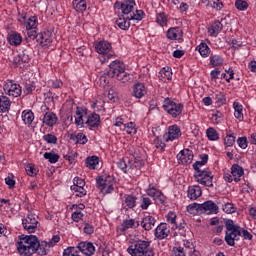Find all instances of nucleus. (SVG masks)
I'll return each instance as SVG.
<instances>
[{
  "label": "nucleus",
  "mask_w": 256,
  "mask_h": 256,
  "mask_svg": "<svg viewBox=\"0 0 256 256\" xmlns=\"http://www.w3.org/2000/svg\"><path fill=\"white\" fill-rule=\"evenodd\" d=\"M22 225L28 233H35L39 221L37 220V215L29 213L27 218L22 220Z\"/></svg>",
  "instance_id": "8"
},
{
  "label": "nucleus",
  "mask_w": 256,
  "mask_h": 256,
  "mask_svg": "<svg viewBox=\"0 0 256 256\" xmlns=\"http://www.w3.org/2000/svg\"><path fill=\"white\" fill-rule=\"evenodd\" d=\"M8 42L10 43V45L17 47L20 43H23V37H21V34L13 32L9 35Z\"/></svg>",
  "instance_id": "31"
},
{
  "label": "nucleus",
  "mask_w": 256,
  "mask_h": 256,
  "mask_svg": "<svg viewBox=\"0 0 256 256\" xmlns=\"http://www.w3.org/2000/svg\"><path fill=\"white\" fill-rule=\"evenodd\" d=\"M34 119H35V114H33V111L24 110L22 112V121H24V123L26 125H31V123H33Z\"/></svg>",
  "instance_id": "33"
},
{
  "label": "nucleus",
  "mask_w": 256,
  "mask_h": 256,
  "mask_svg": "<svg viewBox=\"0 0 256 256\" xmlns=\"http://www.w3.org/2000/svg\"><path fill=\"white\" fill-rule=\"evenodd\" d=\"M202 3H204L206 7H212V9H216V11H221L223 7V2L219 0H206V2L202 1Z\"/></svg>",
  "instance_id": "34"
},
{
  "label": "nucleus",
  "mask_w": 256,
  "mask_h": 256,
  "mask_svg": "<svg viewBox=\"0 0 256 256\" xmlns=\"http://www.w3.org/2000/svg\"><path fill=\"white\" fill-rule=\"evenodd\" d=\"M122 227L124 229H137L139 227V222L135 221V219L123 220Z\"/></svg>",
  "instance_id": "42"
},
{
  "label": "nucleus",
  "mask_w": 256,
  "mask_h": 256,
  "mask_svg": "<svg viewBox=\"0 0 256 256\" xmlns=\"http://www.w3.org/2000/svg\"><path fill=\"white\" fill-rule=\"evenodd\" d=\"M26 173L30 177H35V175L38 173V170L35 168V166L28 164L26 165Z\"/></svg>",
  "instance_id": "58"
},
{
  "label": "nucleus",
  "mask_w": 256,
  "mask_h": 256,
  "mask_svg": "<svg viewBox=\"0 0 256 256\" xmlns=\"http://www.w3.org/2000/svg\"><path fill=\"white\" fill-rule=\"evenodd\" d=\"M76 249H78L79 253H83L86 256L95 255V246L91 242H80Z\"/></svg>",
  "instance_id": "15"
},
{
  "label": "nucleus",
  "mask_w": 256,
  "mask_h": 256,
  "mask_svg": "<svg viewBox=\"0 0 256 256\" xmlns=\"http://www.w3.org/2000/svg\"><path fill=\"white\" fill-rule=\"evenodd\" d=\"M108 99L110 101H112L113 103H115V101H117V99H119V95L117 94V92H115V90L110 89L108 91Z\"/></svg>",
  "instance_id": "62"
},
{
  "label": "nucleus",
  "mask_w": 256,
  "mask_h": 256,
  "mask_svg": "<svg viewBox=\"0 0 256 256\" xmlns=\"http://www.w3.org/2000/svg\"><path fill=\"white\" fill-rule=\"evenodd\" d=\"M167 221L172 225H177V214H175V212H169L167 215Z\"/></svg>",
  "instance_id": "61"
},
{
  "label": "nucleus",
  "mask_w": 256,
  "mask_h": 256,
  "mask_svg": "<svg viewBox=\"0 0 256 256\" xmlns=\"http://www.w3.org/2000/svg\"><path fill=\"white\" fill-rule=\"evenodd\" d=\"M206 135L209 141H219V133L217 132V130H215V128H208L206 130Z\"/></svg>",
  "instance_id": "45"
},
{
  "label": "nucleus",
  "mask_w": 256,
  "mask_h": 256,
  "mask_svg": "<svg viewBox=\"0 0 256 256\" xmlns=\"http://www.w3.org/2000/svg\"><path fill=\"white\" fill-rule=\"evenodd\" d=\"M226 233L225 241L230 247H235V241H239L241 237V228L239 225H235V222L231 219L225 221Z\"/></svg>",
  "instance_id": "4"
},
{
  "label": "nucleus",
  "mask_w": 256,
  "mask_h": 256,
  "mask_svg": "<svg viewBox=\"0 0 256 256\" xmlns=\"http://www.w3.org/2000/svg\"><path fill=\"white\" fill-rule=\"evenodd\" d=\"M49 246L47 241H39V238L35 235H20L17 241V251L22 256L37 255L45 256L48 255Z\"/></svg>",
  "instance_id": "1"
},
{
  "label": "nucleus",
  "mask_w": 256,
  "mask_h": 256,
  "mask_svg": "<svg viewBox=\"0 0 256 256\" xmlns=\"http://www.w3.org/2000/svg\"><path fill=\"white\" fill-rule=\"evenodd\" d=\"M11 109V100L7 96H0V113H7Z\"/></svg>",
  "instance_id": "30"
},
{
  "label": "nucleus",
  "mask_w": 256,
  "mask_h": 256,
  "mask_svg": "<svg viewBox=\"0 0 256 256\" xmlns=\"http://www.w3.org/2000/svg\"><path fill=\"white\" fill-rule=\"evenodd\" d=\"M144 15L145 12H143V10H136V13L132 12L129 16H127V19L128 21H141Z\"/></svg>",
  "instance_id": "41"
},
{
  "label": "nucleus",
  "mask_w": 256,
  "mask_h": 256,
  "mask_svg": "<svg viewBox=\"0 0 256 256\" xmlns=\"http://www.w3.org/2000/svg\"><path fill=\"white\" fill-rule=\"evenodd\" d=\"M183 37V30L181 28L175 27L170 28L167 31V38L174 41H179Z\"/></svg>",
  "instance_id": "22"
},
{
  "label": "nucleus",
  "mask_w": 256,
  "mask_h": 256,
  "mask_svg": "<svg viewBox=\"0 0 256 256\" xmlns=\"http://www.w3.org/2000/svg\"><path fill=\"white\" fill-rule=\"evenodd\" d=\"M63 256H81L75 247H68L64 250Z\"/></svg>",
  "instance_id": "51"
},
{
  "label": "nucleus",
  "mask_w": 256,
  "mask_h": 256,
  "mask_svg": "<svg viewBox=\"0 0 256 256\" xmlns=\"http://www.w3.org/2000/svg\"><path fill=\"white\" fill-rule=\"evenodd\" d=\"M233 107L235 111L234 116L236 117V119H238L239 121H243V106L239 104V102H234Z\"/></svg>",
  "instance_id": "39"
},
{
  "label": "nucleus",
  "mask_w": 256,
  "mask_h": 256,
  "mask_svg": "<svg viewBox=\"0 0 256 256\" xmlns=\"http://www.w3.org/2000/svg\"><path fill=\"white\" fill-rule=\"evenodd\" d=\"M196 51H199L202 57H209V53H211V49L205 42L200 43V45L196 47Z\"/></svg>",
  "instance_id": "35"
},
{
  "label": "nucleus",
  "mask_w": 256,
  "mask_h": 256,
  "mask_svg": "<svg viewBox=\"0 0 256 256\" xmlns=\"http://www.w3.org/2000/svg\"><path fill=\"white\" fill-rule=\"evenodd\" d=\"M223 30V24L219 20L214 21L208 28V33L210 37H217L219 33Z\"/></svg>",
  "instance_id": "20"
},
{
  "label": "nucleus",
  "mask_w": 256,
  "mask_h": 256,
  "mask_svg": "<svg viewBox=\"0 0 256 256\" xmlns=\"http://www.w3.org/2000/svg\"><path fill=\"white\" fill-rule=\"evenodd\" d=\"M160 191L157 190V188H155L154 186L152 185H149L148 189H147V195H149V197H153V199H155V197L157 196V194L159 193Z\"/></svg>",
  "instance_id": "60"
},
{
  "label": "nucleus",
  "mask_w": 256,
  "mask_h": 256,
  "mask_svg": "<svg viewBox=\"0 0 256 256\" xmlns=\"http://www.w3.org/2000/svg\"><path fill=\"white\" fill-rule=\"evenodd\" d=\"M97 165H99V157L92 156L86 159V167H88V169H95Z\"/></svg>",
  "instance_id": "46"
},
{
  "label": "nucleus",
  "mask_w": 256,
  "mask_h": 256,
  "mask_svg": "<svg viewBox=\"0 0 256 256\" xmlns=\"http://www.w3.org/2000/svg\"><path fill=\"white\" fill-rule=\"evenodd\" d=\"M224 143L227 147H233L235 145V136L233 134H229L224 138Z\"/></svg>",
  "instance_id": "57"
},
{
  "label": "nucleus",
  "mask_w": 256,
  "mask_h": 256,
  "mask_svg": "<svg viewBox=\"0 0 256 256\" xmlns=\"http://www.w3.org/2000/svg\"><path fill=\"white\" fill-rule=\"evenodd\" d=\"M4 91L10 97H20L22 93L21 86L13 83V81H8L4 84Z\"/></svg>",
  "instance_id": "9"
},
{
  "label": "nucleus",
  "mask_w": 256,
  "mask_h": 256,
  "mask_svg": "<svg viewBox=\"0 0 256 256\" xmlns=\"http://www.w3.org/2000/svg\"><path fill=\"white\" fill-rule=\"evenodd\" d=\"M200 211L202 213H206V215H213L219 213V206L215 204L212 200H208L202 204H200Z\"/></svg>",
  "instance_id": "10"
},
{
  "label": "nucleus",
  "mask_w": 256,
  "mask_h": 256,
  "mask_svg": "<svg viewBox=\"0 0 256 256\" xmlns=\"http://www.w3.org/2000/svg\"><path fill=\"white\" fill-rule=\"evenodd\" d=\"M127 253L131 256H155L151 241L135 239L127 248Z\"/></svg>",
  "instance_id": "2"
},
{
  "label": "nucleus",
  "mask_w": 256,
  "mask_h": 256,
  "mask_svg": "<svg viewBox=\"0 0 256 256\" xmlns=\"http://www.w3.org/2000/svg\"><path fill=\"white\" fill-rule=\"evenodd\" d=\"M97 187L103 193V195H108V193H113V177L112 176H99L96 179Z\"/></svg>",
  "instance_id": "6"
},
{
  "label": "nucleus",
  "mask_w": 256,
  "mask_h": 256,
  "mask_svg": "<svg viewBox=\"0 0 256 256\" xmlns=\"http://www.w3.org/2000/svg\"><path fill=\"white\" fill-rule=\"evenodd\" d=\"M100 123H101V116H99V114L97 113L90 114L86 121V124L88 127H99Z\"/></svg>",
  "instance_id": "27"
},
{
  "label": "nucleus",
  "mask_w": 256,
  "mask_h": 256,
  "mask_svg": "<svg viewBox=\"0 0 256 256\" xmlns=\"http://www.w3.org/2000/svg\"><path fill=\"white\" fill-rule=\"evenodd\" d=\"M214 101L217 107H221V105H225V103H227V98H225V94L223 92H217L214 95Z\"/></svg>",
  "instance_id": "38"
},
{
  "label": "nucleus",
  "mask_w": 256,
  "mask_h": 256,
  "mask_svg": "<svg viewBox=\"0 0 256 256\" xmlns=\"http://www.w3.org/2000/svg\"><path fill=\"white\" fill-rule=\"evenodd\" d=\"M116 25H118L119 29L127 31V29L131 27V22H129V18H127V16L125 17V14H121L116 20Z\"/></svg>",
  "instance_id": "23"
},
{
  "label": "nucleus",
  "mask_w": 256,
  "mask_h": 256,
  "mask_svg": "<svg viewBox=\"0 0 256 256\" xmlns=\"http://www.w3.org/2000/svg\"><path fill=\"white\" fill-rule=\"evenodd\" d=\"M135 7V1L133 0H124L123 1V15H126V17H129L133 13V9Z\"/></svg>",
  "instance_id": "26"
},
{
  "label": "nucleus",
  "mask_w": 256,
  "mask_h": 256,
  "mask_svg": "<svg viewBox=\"0 0 256 256\" xmlns=\"http://www.w3.org/2000/svg\"><path fill=\"white\" fill-rule=\"evenodd\" d=\"M72 5L75 11H78L79 13L87 11V2H85V0H80L79 2H72Z\"/></svg>",
  "instance_id": "43"
},
{
  "label": "nucleus",
  "mask_w": 256,
  "mask_h": 256,
  "mask_svg": "<svg viewBox=\"0 0 256 256\" xmlns=\"http://www.w3.org/2000/svg\"><path fill=\"white\" fill-rule=\"evenodd\" d=\"M37 42L40 43L42 47H49V45L53 43V33L49 30L39 33Z\"/></svg>",
  "instance_id": "14"
},
{
  "label": "nucleus",
  "mask_w": 256,
  "mask_h": 256,
  "mask_svg": "<svg viewBox=\"0 0 256 256\" xmlns=\"http://www.w3.org/2000/svg\"><path fill=\"white\" fill-rule=\"evenodd\" d=\"M95 49L100 55H105L111 51V43L107 41H100L95 45Z\"/></svg>",
  "instance_id": "21"
},
{
  "label": "nucleus",
  "mask_w": 256,
  "mask_h": 256,
  "mask_svg": "<svg viewBox=\"0 0 256 256\" xmlns=\"http://www.w3.org/2000/svg\"><path fill=\"white\" fill-rule=\"evenodd\" d=\"M124 130L128 135H135L137 133V128H135V123L129 122L128 124H124Z\"/></svg>",
  "instance_id": "49"
},
{
  "label": "nucleus",
  "mask_w": 256,
  "mask_h": 256,
  "mask_svg": "<svg viewBox=\"0 0 256 256\" xmlns=\"http://www.w3.org/2000/svg\"><path fill=\"white\" fill-rule=\"evenodd\" d=\"M30 59L31 58L29 57V51L24 50L20 52L16 57H14V63L16 65H20L21 63H28Z\"/></svg>",
  "instance_id": "28"
},
{
  "label": "nucleus",
  "mask_w": 256,
  "mask_h": 256,
  "mask_svg": "<svg viewBox=\"0 0 256 256\" xmlns=\"http://www.w3.org/2000/svg\"><path fill=\"white\" fill-rule=\"evenodd\" d=\"M133 95L137 99H141V97H145V95H147V89L145 88V84L141 82L134 84Z\"/></svg>",
  "instance_id": "18"
},
{
  "label": "nucleus",
  "mask_w": 256,
  "mask_h": 256,
  "mask_svg": "<svg viewBox=\"0 0 256 256\" xmlns=\"http://www.w3.org/2000/svg\"><path fill=\"white\" fill-rule=\"evenodd\" d=\"M231 175L233 176L235 183H239L241 177L245 175V170L239 164H233L231 167Z\"/></svg>",
  "instance_id": "17"
},
{
  "label": "nucleus",
  "mask_w": 256,
  "mask_h": 256,
  "mask_svg": "<svg viewBox=\"0 0 256 256\" xmlns=\"http://www.w3.org/2000/svg\"><path fill=\"white\" fill-rule=\"evenodd\" d=\"M83 213L79 210L75 211L72 213L71 219L72 221H75V223H79L80 221L83 220Z\"/></svg>",
  "instance_id": "55"
},
{
  "label": "nucleus",
  "mask_w": 256,
  "mask_h": 256,
  "mask_svg": "<svg viewBox=\"0 0 256 256\" xmlns=\"http://www.w3.org/2000/svg\"><path fill=\"white\" fill-rule=\"evenodd\" d=\"M76 115H77V117L75 118V125H77V127H79V125H83V123H84L83 115H87V112H85V110L83 108L77 107Z\"/></svg>",
  "instance_id": "37"
},
{
  "label": "nucleus",
  "mask_w": 256,
  "mask_h": 256,
  "mask_svg": "<svg viewBox=\"0 0 256 256\" xmlns=\"http://www.w3.org/2000/svg\"><path fill=\"white\" fill-rule=\"evenodd\" d=\"M27 29V36L29 39H36L38 41L39 34L37 33L36 28H26Z\"/></svg>",
  "instance_id": "54"
},
{
  "label": "nucleus",
  "mask_w": 256,
  "mask_h": 256,
  "mask_svg": "<svg viewBox=\"0 0 256 256\" xmlns=\"http://www.w3.org/2000/svg\"><path fill=\"white\" fill-rule=\"evenodd\" d=\"M223 61V57L217 54L210 56V65H212V67H221V65H223Z\"/></svg>",
  "instance_id": "44"
},
{
  "label": "nucleus",
  "mask_w": 256,
  "mask_h": 256,
  "mask_svg": "<svg viewBox=\"0 0 256 256\" xmlns=\"http://www.w3.org/2000/svg\"><path fill=\"white\" fill-rule=\"evenodd\" d=\"M44 159H47L49 163H57V161H59V154H55L53 152H45Z\"/></svg>",
  "instance_id": "47"
},
{
  "label": "nucleus",
  "mask_w": 256,
  "mask_h": 256,
  "mask_svg": "<svg viewBox=\"0 0 256 256\" xmlns=\"http://www.w3.org/2000/svg\"><path fill=\"white\" fill-rule=\"evenodd\" d=\"M159 79L165 83V81L171 80L173 77V72H171V67H164L160 70Z\"/></svg>",
  "instance_id": "29"
},
{
  "label": "nucleus",
  "mask_w": 256,
  "mask_h": 256,
  "mask_svg": "<svg viewBox=\"0 0 256 256\" xmlns=\"http://www.w3.org/2000/svg\"><path fill=\"white\" fill-rule=\"evenodd\" d=\"M222 209H223L224 213H228V214L235 213V211H237V208L235 207V204L229 203V202L224 204Z\"/></svg>",
  "instance_id": "50"
},
{
  "label": "nucleus",
  "mask_w": 256,
  "mask_h": 256,
  "mask_svg": "<svg viewBox=\"0 0 256 256\" xmlns=\"http://www.w3.org/2000/svg\"><path fill=\"white\" fill-rule=\"evenodd\" d=\"M203 195V191L201 190V186L199 185H193L189 186L187 190V197L191 201H197L199 197Z\"/></svg>",
  "instance_id": "16"
},
{
  "label": "nucleus",
  "mask_w": 256,
  "mask_h": 256,
  "mask_svg": "<svg viewBox=\"0 0 256 256\" xmlns=\"http://www.w3.org/2000/svg\"><path fill=\"white\" fill-rule=\"evenodd\" d=\"M37 27V16H32L26 22V29H36Z\"/></svg>",
  "instance_id": "53"
},
{
  "label": "nucleus",
  "mask_w": 256,
  "mask_h": 256,
  "mask_svg": "<svg viewBox=\"0 0 256 256\" xmlns=\"http://www.w3.org/2000/svg\"><path fill=\"white\" fill-rule=\"evenodd\" d=\"M125 205L123 208L128 207V209H133L137 205V197L133 195H128L125 197Z\"/></svg>",
  "instance_id": "40"
},
{
  "label": "nucleus",
  "mask_w": 256,
  "mask_h": 256,
  "mask_svg": "<svg viewBox=\"0 0 256 256\" xmlns=\"http://www.w3.org/2000/svg\"><path fill=\"white\" fill-rule=\"evenodd\" d=\"M237 143H238V145H239V147H240V149H247V137H239L238 139H237Z\"/></svg>",
  "instance_id": "63"
},
{
  "label": "nucleus",
  "mask_w": 256,
  "mask_h": 256,
  "mask_svg": "<svg viewBox=\"0 0 256 256\" xmlns=\"http://www.w3.org/2000/svg\"><path fill=\"white\" fill-rule=\"evenodd\" d=\"M193 157V151L189 149H183L177 155V159L182 165H191V163H193Z\"/></svg>",
  "instance_id": "12"
},
{
  "label": "nucleus",
  "mask_w": 256,
  "mask_h": 256,
  "mask_svg": "<svg viewBox=\"0 0 256 256\" xmlns=\"http://www.w3.org/2000/svg\"><path fill=\"white\" fill-rule=\"evenodd\" d=\"M169 233H171L169 225H167V223H160L156 227L154 235L156 239H159V241H163V239H167V237H169Z\"/></svg>",
  "instance_id": "11"
},
{
  "label": "nucleus",
  "mask_w": 256,
  "mask_h": 256,
  "mask_svg": "<svg viewBox=\"0 0 256 256\" xmlns=\"http://www.w3.org/2000/svg\"><path fill=\"white\" fill-rule=\"evenodd\" d=\"M44 141H46V143H50L53 145H56L57 143V136L53 135V134H46L43 136Z\"/></svg>",
  "instance_id": "56"
},
{
  "label": "nucleus",
  "mask_w": 256,
  "mask_h": 256,
  "mask_svg": "<svg viewBox=\"0 0 256 256\" xmlns=\"http://www.w3.org/2000/svg\"><path fill=\"white\" fill-rule=\"evenodd\" d=\"M194 179L200 185H204V187H213V173L207 170H198L195 172Z\"/></svg>",
  "instance_id": "7"
},
{
  "label": "nucleus",
  "mask_w": 256,
  "mask_h": 256,
  "mask_svg": "<svg viewBox=\"0 0 256 256\" xmlns=\"http://www.w3.org/2000/svg\"><path fill=\"white\" fill-rule=\"evenodd\" d=\"M235 7L239 11H245L248 9L249 3H247V1H244V0H236Z\"/></svg>",
  "instance_id": "52"
},
{
  "label": "nucleus",
  "mask_w": 256,
  "mask_h": 256,
  "mask_svg": "<svg viewBox=\"0 0 256 256\" xmlns=\"http://www.w3.org/2000/svg\"><path fill=\"white\" fill-rule=\"evenodd\" d=\"M186 209L190 215H201V204L192 203Z\"/></svg>",
  "instance_id": "36"
},
{
  "label": "nucleus",
  "mask_w": 256,
  "mask_h": 256,
  "mask_svg": "<svg viewBox=\"0 0 256 256\" xmlns=\"http://www.w3.org/2000/svg\"><path fill=\"white\" fill-rule=\"evenodd\" d=\"M117 167L123 171V173H127L129 169H133V164L129 158H122L117 162Z\"/></svg>",
  "instance_id": "25"
},
{
  "label": "nucleus",
  "mask_w": 256,
  "mask_h": 256,
  "mask_svg": "<svg viewBox=\"0 0 256 256\" xmlns=\"http://www.w3.org/2000/svg\"><path fill=\"white\" fill-rule=\"evenodd\" d=\"M156 23H158V25H161V27H165V25H167V15L165 14V12L157 14Z\"/></svg>",
  "instance_id": "48"
},
{
  "label": "nucleus",
  "mask_w": 256,
  "mask_h": 256,
  "mask_svg": "<svg viewBox=\"0 0 256 256\" xmlns=\"http://www.w3.org/2000/svg\"><path fill=\"white\" fill-rule=\"evenodd\" d=\"M155 223H157V220L153 216H145L141 221V227L145 231H151L155 227Z\"/></svg>",
  "instance_id": "19"
},
{
  "label": "nucleus",
  "mask_w": 256,
  "mask_h": 256,
  "mask_svg": "<svg viewBox=\"0 0 256 256\" xmlns=\"http://www.w3.org/2000/svg\"><path fill=\"white\" fill-rule=\"evenodd\" d=\"M43 123L48 127H53L57 123V115L53 112H46L43 117Z\"/></svg>",
  "instance_id": "24"
},
{
  "label": "nucleus",
  "mask_w": 256,
  "mask_h": 256,
  "mask_svg": "<svg viewBox=\"0 0 256 256\" xmlns=\"http://www.w3.org/2000/svg\"><path fill=\"white\" fill-rule=\"evenodd\" d=\"M164 141H175L181 137V128L177 125H172L168 128V132L163 135Z\"/></svg>",
  "instance_id": "13"
},
{
  "label": "nucleus",
  "mask_w": 256,
  "mask_h": 256,
  "mask_svg": "<svg viewBox=\"0 0 256 256\" xmlns=\"http://www.w3.org/2000/svg\"><path fill=\"white\" fill-rule=\"evenodd\" d=\"M106 75L111 79L116 77L121 83H127V81L131 79V75L125 72V65L119 60H115L109 65V70L106 72Z\"/></svg>",
  "instance_id": "3"
},
{
  "label": "nucleus",
  "mask_w": 256,
  "mask_h": 256,
  "mask_svg": "<svg viewBox=\"0 0 256 256\" xmlns=\"http://www.w3.org/2000/svg\"><path fill=\"white\" fill-rule=\"evenodd\" d=\"M164 111H167L171 117L177 119L181 113H183L184 106L182 103H176L171 98H166L163 104Z\"/></svg>",
  "instance_id": "5"
},
{
  "label": "nucleus",
  "mask_w": 256,
  "mask_h": 256,
  "mask_svg": "<svg viewBox=\"0 0 256 256\" xmlns=\"http://www.w3.org/2000/svg\"><path fill=\"white\" fill-rule=\"evenodd\" d=\"M33 91H35V86H33L32 84H26L23 89L24 95H31Z\"/></svg>",
  "instance_id": "64"
},
{
  "label": "nucleus",
  "mask_w": 256,
  "mask_h": 256,
  "mask_svg": "<svg viewBox=\"0 0 256 256\" xmlns=\"http://www.w3.org/2000/svg\"><path fill=\"white\" fill-rule=\"evenodd\" d=\"M83 231L86 233V235H93V233H95V227L87 222H84Z\"/></svg>",
  "instance_id": "59"
},
{
  "label": "nucleus",
  "mask_w": 256,
  "mask_h": 256,
  "mask_svg": "<svg viewBox=\"0 0 256 256\" xmlns=\"http://www.w3.org/2000/svg\"><path fill=\"white\" fill-rule=\"evenodd\" d=\"M70 141H74V143H79L80 145H85L89 140L87 139V136L83 133L78 134H71L70 135Z\"/></svg>",
  "instance_id": "32"
}]
</instances>
